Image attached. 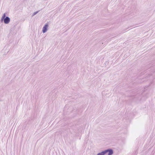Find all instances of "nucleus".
Here are the masks:
<instances>
[{
  "label": "nucleus",
  "instance_id": "3",
  "mask_svg": "<svg viewBox=\"0 0 155 155\" xmlns=\"http://www.w3.org/2000/svg\"><path fill=\"white\" fill-rule=\"evenodd\" d=\"M105 151V154L108 152V155H112L113 153V150L110 149H108Z\"/></svg>",
  "mask_w": 155,
  "mask_h": 155
},
{
  "label": "nucleus",
  "instance_id": "2",
  "mask_svg": "<svg viewBox=\"0 0 155 155\" xmlns=\"http://www.w3.org/2000/svg\"><path fill=\"white\" fill-rule=\"evenodd\" d=\"M48 23H46L45 24L42 28V32L43 33H45L47 31L48 28Z\"/></svg>",
  "mask_w": 155,
  "mask_h": 155
},
{
  "label": "nucleus",
  "instance_id": "5",
  "mask_svg": "<svg viewBox=\"0 0 155 155\" xmlns=\"http://www.w3.org/2000/svg\"><path fill=\"white\" fill-rule=\"evenodd\" d=\"M38 12H39V11L34 12L32 16H34L35 15H36V14H37Z\"/></svg>",
  "mask_w": 155,
  "mask_h": 155
},
{
  "label": "nucleus",
  "instance_id": "1",
  "mask_svg": "<svg viewBox=\"0 0 155 155\" xmlns=\"http://www.w3.org/2000/svg\"><path fill=\"white\" fill-rule=\"evenodd\" d=\"M10 21V19L9 17L8 16H6V13H4L1 19V22H2L3 21L5 24H8L9 23Z\"/></svg>",
  "mask_w": 155,
  "mask_h": 155
},
{
  "label": "nucleus",
  "instance_id": "4",
  "mask_svg": "<svg viewBox=\"0 0 155 155\" xmlns=\"http://www.w3.org/2000/svg\"><path fill=\"white\" fill-rule=\"evenodd\" d=\"M105 154V151H104L101 153H98L97 155H104Z\"/></svg>",
  "mask_w": 155,
  "mask_h": 155
}]
</instances>
